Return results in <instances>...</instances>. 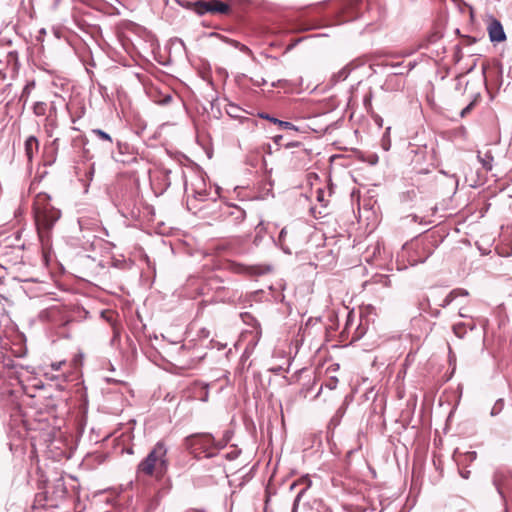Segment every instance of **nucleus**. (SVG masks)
Masks as SVG:
<instances>
[{
  "mask_svg": "<svg viewBox=\"0 0 512 512\" xmlns=\"http://www.w3.org/2000/svg\"><path fill=\"white\" fill-rule=\"evenodd\" d=\"M92 133L98 137V139H100L101 141H105V142H108V143H112L113 140H112V137L106 133L105 131L101 130V129H93L92 130Z\"/></svg>",
  "mask_w": 512,
  "mask_h": 512,
  "instance_id": "obj_20",
  "label": "nucleus"
},
{
  "mask_svg": "<svg viewBox=\"0 0 512 512\" xmlns=\"http://www.w3.org/2000/svg\"><path fill=\"white\" fill-rule=\"evenodd\" d=\"M469 473H470L469 471H467L466 473H462V476H463L464 478H468V477H469Z\"/></svg>",
  "mask_w": 512,
  "mask_h": 512,
  "instance_id": "obj_36",
  "label": "nucleus"
},
{
  "mask_svg": "<svg viewBox=\"0 0 512 512\" xmlns=\"http://www.w3.org/2000/svg\"><path fill=\"white\" fill-rule=\"evenodd\" d=\"M183 368H193L205 357L203 349L194 345H183L179 352Z\"/></svg>",
  "mask_w": 512,
  "mask_h": 512,
  "instance_id": "obj_5",
  "label": "nucleus"
},
{
  "mask_svg": "<svg viewBox=\"0 0 512 512\" xmlns=\"http://www.w3.org/2000/svg\"><path fill=\"white\" fill-rule=\"evenodd\" d=\"M106 381L107 382H113V383H119L120 382V381L114 380L112 378H107Z\"/></svg>",
  "mask_w": 512,
  "mask_h": 512,
  "instance_id": "obj_35",
  "label": "nucleus"
},
{
  "mask_svg": "<svg viewBox=\"0 0 512 512\" xmlns=\"http://www.w3.org/2000/svg\"><path fill=\"white\" fill-rule=\"evenodd\" d=\"M252 81H253V85H255L257 87H261L267 83V81L264 78H260L257 80L252 79Z\"/></svg>",
  "mask_w": 512,
  "mask_h": 512,
  "instance_id": "obj_31",
  "label": "nucleus"
},
{
  "mask_svg": "<svg viewBox=\"0 0 512 512\" xmlns=\"http://www.w3.org/2000/svg\"><path fill=\"white\" fill-rule=\"evenodd\" d=\"M260 117L267 119V120L273 122L274 124H277L282 129L298 131V128L291 122L279 120L277 118H274V117H272L268 114H264V113L260 114Z\"/></svg>",
  "mask_w": 512,
  "mask_h": 512,
  "instance_id": "obj_14",
  "label": "nucleus"
},
{
  "mask_svg": "<svg viewBox=\"0 0 512 512\" xmlns=\"http://www.w3.org/2000/svg\"><path fill=\"white\" fill-rule=\"evenodd\" d=\"M338 384V379L336 377L330 378V380L325 384L327 388L330 390L335 389Z\"/></svg>",
  "mask_w": 512,
  "mask_h": 512,
  "instance_id": "obj_28",
  "label": "nucleus"
},
{
  "mask_svg": "<svg viewBox=\"0 0 512 512\" xmlns=\"http://www.w3.org/2000/svg\"><path fill=\"white\" fill-rule=\"evenodd\" d=\"M280 138H282V135H279V136L275 139V141L280 140Z\"/></svg>",
  "mask_w": 512,
  "mask_h": 512,
  "instance_id": "obj_41",
  "label": "nucleus"
},
{
  "mask_svg": "<svg viewBox=\"0 0 512 512\" xmlns=\"http://www.w3.org/2000/svg\"><path fill=\"white\" fill-rule=\"evenodd\" d=\"M367 287L372 285H381L382 287H389L391 285V280L388 275H376L372 278L370 282L365 284Z\"/></svg>",
  "mask_w": 512,
  "mask_h": 512,
  "instance_id": "obj_16",
  "label": "nucleus"
},
{
  "mask_svg": "<svg viewBox=\"0 0 512 512\" xmlns=\"http://www.w3.org/2000/svg\"><path fill=\"white\" fill-rule=\"evenodd\" d=\"M280 138H282V135H279V136L275 139V141L280 140Z\"/></svg>",
  "mask_w": 512,
  "mask_h": 512,
  "instance_id": "obj_40",
  "label": "nucleus"
},
{
  "mask_svg": "<svg viewBox=\"0 0 512 512\" xmlns=\"http://www.w3.org/2000/svg\"><path fill=\"white\" fill-rule=\"evenodd\" d=\"M66 110L70 113L73 122L76 118H81L85 114L84 99H71L69 104H66Z\"/></svg>",
  "mask_w": 512,
  "mask_h": 512,
  "instance_id": "obj_8",
  "label": "nucleus"
},
{
  "mask_svg": "<svg viewBox=\"0 0 512 512\" xmlns=\"http://www.w3.org/2000/svg\"><path fill=\"white\" fill-rule=\"evenodd\" d=\"M195 13L202 16L206 13L210 14H228L230 6L221 0H199L191 4Z\"/></svg>",
  "mask_w": 512,
  "mask_h": 512,
  "instance_id": "obj_4",
  "label": "nucleus"
},
{
  "mask_svg": "<svg viewBox=\"0 0 512 512\" xmlns=\"http://www.w3.org/2000/svg\"><path fill=\"white\" fill-rule=\"evenodd\" d=\"M398 74H399V73H395L392 77H390V78L387 80V83H389V82H390V81H392L393 79H396Z\"/></svg>",
  "mask_w": 512,
  "mask_h": 512,
  "instance_id": "obj_34",
  "label": "nucleus"
},
{
  "mask_svg": "<svg viewBox=\"0 0 512 512\" xmlns=\"http://www.w3.org/2000/svg\"><path fill=\"white\" fill-rule=\"evenodd\" d=\"M477 159L486 171H491L493 169L494 156L490 150L484 152L478 151Z\"/></svg>",
  "mask_w": 512,
  "mask_h": 512,
  "instance_id": "obj_11",
  "label": "nucleus"
},
{
  "mask_svg": "<svg viewBox=\"0 0 512 512\" xmlns=\"http://www.w3.org/2000/svg\"><path fill=\"white\" fill-rule=\"evenodd\" d=\"M348 73L345 69H343L342 71L339 72V77H341L342 79H345L347 77Z\"/></svg>",
  "mask_w": 512,
  "mask_h": 512,
  "instance_id": "obj_33",
  "label": "nucleus"
},
{
  "mask_svg": "<svg viewBox=\"0 0 512 512\" xmlns=\"http://www.w3.org/2000/svg\"><path fill=\"white\" fill-rule=\"evenodd\" d=\"M190 190H191V192L193 193V195H194V197L196 199L205 200V197L207 195L205 190H203V191H196L192 187L190 188L188 182H185V191L187 193H189Z\"/></svg>",
  "mask_w": 512,
  "mask_h": 512,
  "instance_id": "obj_21",
  "label": "nucleus"
},
{
  "mask_svg": "<svg viewBox=\"0 0 512 512\" xmlns=\"http://www.w3.org/2000/svg\"><path fill=\"white\" fill-rule=\"evenodd\" d=\"M434 316H439L440 315V310H436L434 313H433Z\"/></svg>",
  "mask_w": 512,
  "mask_h": 512,
  "instance_id": "obj_37",
  "label": "nucleus"
},
{
  "mask_svg": "<svg viewBox=\"0 0 512 512\" xmlns=\"http://www.w3.org/2000/svg\"><path fill=\"white\" fill-rule=\"evenodd\" d=\"M231 43H232L236 48H238L240 51H242V52H249V51H250V49H249L246 45L241 44V43H239V42H237V41L232 40V41H231Z\"/></svg>",
  "mask_w": 512,
  "mask_h": 512,
  "instance_id": "obj_29",
  "label": "nucleus"
},
{
  "mask_svg": "<svg viewBox=\"0 0 512 512\" xmlns=\"http://www.w3.org/2000/svg\"><path fill=\"white\" fill-rule=\"evenodd\" d=\"M469 295V292L464 288H455L451 290L447 296L443 299L442 303L440 304V307L446 308L449 306L454 300H456L458 297H467Z\"/></svg>",
  "mask_w": 512,
  "mask_h": 512,
  "instance_id": "obj_10",
  "label": "nucleus"
},
{
  "mask_svg": "<svg viewBox=\"0 0 512 512\" xmlns=\"http://www.w3.org/2000/svg\"><path fill=\"white\" fill-rule=\"evenodd\" d=\"M227 269L236 274L253 275L262 273L259 267L246 266L237 262L228 263Z\"/></svg>",
  "mask_w": 512,
  "mask_h": 512,
  "instance_id": "obj_9",
  "label": "nucleus"
},
{
  "mask_svg": "<svg viewBox=\"0 0 512 512\" xmlns=\"http://www.w3.org/2000/svg\"><path fill=\"white\" fill-rule=\"evenodd\" d=\"M38 148H39V143H38V140L33 137V136H30L26 139L25 141V153H26V156L28 158L29 161L32 160L34 154L36 152H38Z\"/></svg>",
  "mask_w": 512,
  "mask_h": 512,
  "instance_id": "obj_12",
  "label": "nucleus"
},
{
  "mask_svg": "<svg viewBox=\"0 0 512 512\" xmlns=\"http://www.w3.org/2000/svg\"><path fill=\"white\" fill-rule=\"evenodd\" d=\"M330 195V192H326L324 189H317L316 199L320 203L321 208L325 209L328 206Z\"/></svg>",
  "mask_w": 512,
  "mask_h": 512,
  "instance_id": "obj_17",
  "label": "nucleus"
},
{
  "mask_svg": "<svg viewBox=\"0 0 512 512\" xmlns=\"http://www.w3.org/2000/svg\"><path fill=\"white\" fill-rule=\"evenodd\" d=\"M488 33L491 42H502L506 39V34L504 32L502 24L494 19L488 26Z\"/></svg>",
  "mask_w": 512,
  "mask_h": 512,
  "instance_id": "obj_7",
  "label": "nucleus"
},
{
  "mask_svg": "<svg viewBox=\"0 0 512 512\" xmlns=\"http://www.w3.org/2000/svg\"><path fill=\"white\" fill-rule=\"evenodd\" d=\"M240 242H241L240 237L231 238V239H228V240H225V241L219 243L216 246V249L218 251L236 252V250H237L236 245L239 244Z\"/></svg>",
  "mask_w": 512,
  "mask_h": 512,
  "instance_id": "obj_13",
  "label": "nucleus"
},
{
  "mask_svg": "<svg viewBox=\"0 0 512 512\" xmlns=\"http://www.w3.org/2000/svg\"><path fill=\"white\" fill-rule=\"evenodd\" d=\"M305 225L301 222L291 223L281 229L278 237V244L286 254H291L304 238Z\"/></svg>",
  "mask_w": 512,
  "mask_h": 512,
  "instance_id": "obj_3",
  "label": "nucleus"
},
{
  "mask_svg": "<svg viewBox=\"0 0 512 512\" xmlns=\"http://www.w3.org/2000/svg\"><path fill=\"white\" fill-rule=\"evenodd\" d=\"M503 407H504V401L503 399H498L494 406L492 407L491 409V415L492 416H496L498 415L502 410H503Z\"/></svg>",
  "mask_w": 512,
  "mask_h": 512,
  "instance_id": "obj_24",
  "label": "nucleus"
},
{
  "mask_svg": "<svg viewBox=\"0 0 512 512\" xmlns=\"http://www.w3.org/2000/svg\"><path fill=\"white\" fill-rule=\"evenodd\" d=\"M459 316L460 317H466V315L464 314V312H462V310L459 311Z\"/></svg>",
  "mask_w": 512,
  "mask_h": 512,
  "instance_id": "obj_38",
  "label": "nucleus"
},
{
  "mask_svg": "<svg viewBox=\"0 0 512 512\" xmlns=\"http://www.w3.org/2000/svg\"><path fill=\"white\" fill-rule=\"evenodd\" d=\"M311 213L313 214V216L315 218H320V217H322V216H324L326 214V213H323L321 210L317 211L316 207H312L311 208Z\"/></svg>",
  "mask_w": 512,
  "mask_h": 512,
  "instance_id": "obj_30",
  "label": "nucleus"
},
{
  "mask_svg": "<svg viewBox=\"0 0 512 512\" xmlns=\"http://www.w3.org/2000/svg\"><path fill=\"white\" fill-rule=\"evenodd\" d=\"M418 193V189L411 185L409 186L405 191L401 192L400 194V200L403 203H409L416 199Z\"/></svg>",
  "mask_w": 512,
  "mask_h": 512,
  "instance_id": "obj_15",
  "label": "nucleus"
},
{
  "mask_svg": "<svg viewBox=\"0 0 512 512\" xmlns=\"http://www.w3.org/2000/svg\"><path fill=\"white\" fill-rule=\"evenodd\" d=\"M216 439L210 433H196L184 439L185 449L195 458H212L219 456L215 450Z\"/></svg>",
  "mask_w": 512,
  "mask_h": 512,
  "instance_id": "obj_2",
  "label": "nucleus"
},
{
  "mask_svg": "<svg viewBox=\"0 0 512 512\" xmlns=\"http://www.w3.org/2000/svg\"><path fill=\"white\" fill-rule=\"evenodd\" d=\"M208 388H209V385L205 384L204 385L205 394L201 397V400L204 402H206L208 400Z\"/></svg>",
  "mask_w": 512,
  "mask_h": 512,
  "instance_id": "obj_32",
  "label": "nucleus"
},
{
  "mask_svg": "<svg viewBox=\"0 0 512 512\" xmlns=\"http://www.w3.org/2000/svg\"><path fill=\"white\" fill-rule=\"evenodd\" d=\"M239 453H240V451L233 450L230 453L222 454L221 458L222 459H227V460H234V459H236L239 456Z\"/></svg>",
  "mask_w": 512,
  "mask_h": 512,
  "instance_id": "obj_25",
  "label": "nucleus"
},
{
  "mask_svg": "<svg viewBox=\"0 0 512 512\" xmlns=\"http://www.w3.org/2000/svg\"><path fill=\"white\" fill-rule=\"evenodd\" d=\"M303 481H305L307 483L306 487L304 489H302L296 496L295 500H294V504H293V509L295 510L301 497L303 496V494L305 493V491L307 490V488H309L311 486V480L309 479L308 476H306L305 478H303Z\"/></svg>",
  "mask_w": 512,
  "mask_h": 512,
  "instance_id": "obj_22",
  "label": "nucleus"
},
{
  "mask_svg": "<svg viewBox=\"0 0 512 512\" xmlns=\"http://www.w3.org/2000/svg\"><path fill=\"white\" fill-rule=\"evenodd\" d=\"M231 439H232V432L229 430L225 431L222 438L219 440H216L215 450L219 452L220 450L225 448Z\"/></svg>",
  "mask_w": 512,
  "mask_h": 512,
  "instance_id": "obj_18",
  "label": "nucleus"
},
{
  "mask_svg": "<svg viewBox=\"0 0 512 512\" xmlns=\"http://www.w3.org/2000/svg\"><path fill=\"white\" fill-rule=\"evenodd\" d=\"M452 329L454 334L459 338H462L466 334V328L464 323L454 324Z\"/></svg>",
  "mask_w": 512,
  "mask_h": 512,
  "instance_id": "obj_23",
  "label": "nucleus"
},
{
  "mask_svg": "<svg viewBox=\"0 0 512 512\" xmlns=\"http://www.w3.org/2000/svg\"><path fill=\"white\" fill-rule=\"evenodd\" d=\"M290 84V81L286 79H278L277 81H274L271 83L272 87H286Z\"/></svg>",
  "mask_w": 512,
  "mask_h": 512,
  "instance_id": "obj_26",
  "label": "nucleus"
},
{
  "mask_svg": "<svg viewBox=\"0 0 512 512\" xmlns=\"http://www.w3.org/2000/svg\"><path fill=\"white\" fill-rule=\"evenodd\" d=\"M474 107V101L470 102L466 107H464L460 113L461 117H465Z\"/></svg>",
  "mask_w": 512,
  "mask_h": 512,
  "instance_id": "obj_27",
  "label": "nucleus"
},
{
  "mask_svg": "<svg viewBox=\"0 0 512 512\" xmlns=\"http://www.w3.org/2000/svg\"><path fill=\"white\" fill-rule=\"evenodd\" d=\"M169 447L164 440L157 441L148 454L137 464L138 477L163 478L169 470Z\"/></svg>",
  "mask_w": 512,
  "mask_h": 512,
  "instance_id": "obj_1",
  "label": "nucleus"
},
{
  "mask_svg": "<svg viewBox=\"0 0 512 512\" xmlns=\"http://www.w3.org/2000/svg\"><path fill=\"white\" fill-rule=\"evenodd\" d=\"M221 216L227 224L237 226L245 220L246 212L237 205H226L222 210Z\"/></svg>",
  "mask_w": 512,
  "mask_h": 512,
  "instance_id": "obj_6",
  "label": "nucleus"
},
{
  "mask_svg": "<svg viewBox=\"0 0 512 512\" xmlns=\"http://www.w3.org/2000/svg\"><path fill=\"white\" fill-rule=\"evenodd\" d=\"M297 145H298V143H290L287 146H297Z\"/></svg>",
  "mask_w": 512,
  "mask_h": 512,
  "instance_id": "obj_39",
  "label": "nucleus"
},
{
  "mask_svg": "<svg viewBox=\"0 0 512 512\" xmlns=\"http://www.w3.org/2000/svg\"><path fill=\"white\" fill-rule=\"evenodd\" d=\"M83 360L84 355L83 353H78L74 356V358L71 361V366L74 369V372L78 374L81 371V368L83 366Z\"/></svg>",
  "mask_w": 512,
  "mask_h": 512,
  "instance_id": "obj_19",
  "label": "nucleus"
}]
</instances>
